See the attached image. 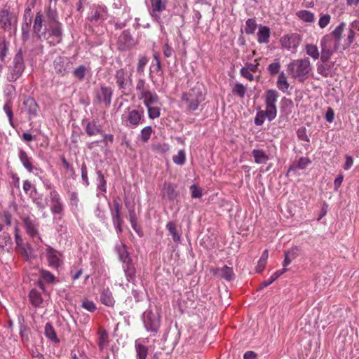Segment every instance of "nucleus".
I'll use <instances>...</instances> for the list:
<instances>
[{
	"label": "nucleus",
	"mask_w": 359,
	"mask_h": 359,
	"mask_svg": "<svg viewBox=\"0 0 359 359\" xmlns=\"http://www.w3.org/2000/svg\"><path fill=\"white\" fill-rule=\"evenodd\" d=\"M311 69V63L307 57L293 60L287 66V71L290 76L300 82L308 79Z\"/></svg>",
	"instance_id": "1"
},
{
	"label": "nucleus",
	"mask_w": 359,
	"mask_h": 359,
	"mask_svg": "<svg viewBox=\"0 0 359 359\" xmlns=\"http://www.w3.org/2000/svg\"><path fill=\"white\" fill-rule=\"evenodd\" d=\"M182 102L189 111L198 109L199 105L205 100L204 88L201 85H196L182 95Z\"/></svg>",
	"instance_id": "2"
},
{
	"label": "nucleus",
	"mask_w": 359,
	"mask_h": 359,
	"mask_svg": "<svg viewBox=\"0 0 359 359\" xmlns=\"http://www.w3.org/2000/svg\"><path fill=\"white\" fill-rule=\"evenodd\" d=\"M136 91L137 97L142 100L145 107L154 105L159 102V97L156 93L150 90V86L144 79H139L137 81Z\"/></svg>",
	"instance_id": "3"
},
{
	"label": "nucleus",
	"mask_w": 359,
	"mask_h": 359,
	"mask_svg": "<svg viewBox=\"0 0 359 359\" xmlns=\"http://www.w3.org/2000/svg\"><path fill=\"white\" fill-rule=\"evenodd\" d=\"M344 22H341L329 34L346 49L351 46L355 38V32L351 28H346Z\"/></svg>",
	"instance_id": "4"
},
{
	"label": "nucleus",
	"mask_w": 359,
	"mask_h": 359,
	"mask_svg": "<svg viewBox=\"0 0 359 359\" xmlns=\"http://www.w3.org/2000/svg\"><path fill=\"white\" fill-rule=\"evenodd\" d=\"M123 124L128 128H136L144 122V111L142 107L131 109L128 107L121 115Z\"/></svg>",
	"instance_id": "5"
},
{
	"label": "nucleus",
	"mask_w": 359,
	"mask_h": 359,
	"mask_svg": "<svg viewBox=\"0 0 359 359\" xmlns=\"http://www.w3.org/2000/svg\"><path fill=\"white\" fill-rule=\"evenodd\" d=\"M320 60L323 62L329 61L331 56L339 48L341 44L334 40L330 34L323 36L320 41Z\"/></svg>",
	"instance_id": "6"
},
{
	"label": "nucleus",
	"mask_w": 359,
	"mask_h": 359,
	"mask_svg": "<svg viewBox=\"0 0 359 359\" xmlns=\"http://www.w3.org/2000/svg\"><path fill=\"white\" fill-rule=\"evenodd\" d=\"M25 70V63L22 50H20L15 55L12 64L9 67L7 79L9 81H15Z\"/></svg>",
	"instance_id": "7"
},
{
	"label": "nucleus",
	"mask_w": 359,
	"mask_h": 359,
	"mask_svg": "<svg viewBox=\"0 0 359 359\" xmlns=\"http://www.w3.org/2000/svg\"><path fill=\"white\" fill-rule=\"evenodd\" d=\"M47 29L44 25V20L43 15L39 12L36 13L33 25V31L36 38V48L39 50H41L42 45L41 42L47 38Z\"/></svg>",
	"instance_id": "8"
},
{
	"label": "nucleus",
	"mask_w": 359,
	"mask_h": 359,
	"mask_svg": "<svg viewBox=\"0 0 359 359\" xmlns=\"http://www.w3.org/2000/svg\"><path fill=\"white\" fill-rule=\"evenodd\" d=\"M302 38L297 33L285 34L280 38V43L281 47L292 53H295L300 44Z\"/></svg>",
	"instance_id": "9"
},
{
	"label": "nucleus",
	"mask_w": 359,
	"mask_h": 359,
	"mask_svg": "<svg viewBox=\"0 0 359 359\" xmlns=\"http://www.w3.org/2000/svg\"><path fill=\"white\" fill-rule=\"evenodd\" d=\"M144 325L147 330L156 333L160 327V316L158 313L147 311L144 313Z\"/></svg>",
	"instance_id": "10"
},
{
	"label": "nucleus",
	"mask_w": 359,
	"mask_h": 359,
	"mask_svg": "<svg viewBox=\"0 0 359 359\" xmlns=\"http://www.w3.org/2000/svg\"><path fill=\"white\" fill-rule=\"evenodd\" d=\"M107 8L104 5H93L88 16L91 22L101 24L108 18Z\"/></svg>",
	"instance_id": "11"
},
{
	"label": "nucleus",
	"mask_w": 359,
	"mask_h": 359,
	"mask_svg": "<svg viewBox=\"0 0 359 359\" xmlns=\"http://www.w3.org/2000/svg\"><path fill=\"white\" fill-rule=\"evenodd\" d=\"M132 74H128L126 69L117 70L114 75L116 83L119 89L126 90L130 89L132 85Z\"/></svg>",
	"instance_id": "12"
},
{
	"label": "nucleus",
	"mask_w": 359,
	"mask_h": 359,
	"mask_svg": "<svg viewBox=\"0 0 359 359\" xmlns=\"http://www.w3.org/2000/svg\"><path fill=\"white\" fill-rule=\"evenodd\" d=\"M15 242L16 244V251L20 253L25 260L29 261L33 258V249L31 245L25 242L20 234L15 236Z\"/></svg>",
	"instance_id": "13"
},
{
	"label": "nucleus",
	"mask_w": 359,
	"mask_h": 359,
	"mask_svg": "<svg viewBox=\"0 0 359 359\" xmlns=\"http://www.w3.org/2000/svg\"><path fill=\"white\" fill-rule=\"evenodd\" d=\"M50 210L53 215H60L64 211V204L59 193L52 189L49 193Z\"/></svg>",
	"instance_id": "14"
},
{
	"label": "nucleus",
	"mask_w": 359,
	"mask_h": 359,
	"mask_svg": "<svg viewBox=\"0 0 359 359\" xmlns=\"http://www.w3.org/2000/svg\"><path fill=\"white\" fill-rule=\"evenodd\" d=\"M17 23V16L8 10L0 11V27L4 29L11 30L15 28Z\"/></svg>",
	"instance_id": "15"
},
{
	"label": "nucleus",
	"mask_w": 359,
	"mask_h": 359,
	"mask_svg": "<svg viewBox=\"0 0 359 359\" xmlns=\"http://www.w3.org/2000/svg\"><path fill=\"white\" fill-rule=\"evenodd\" d=\"M72 65V62L66 57H57L54 60V69L55 72L62 76L70 72Z\"/></svg>",
	"instance_id": "16"
},
{
	"label": "nucleus",
	"mask_w": 359,
	"mask_h": 359,
	"mask_svg": "<svg viewBox=\"0 0 359 359\" xmlns=\"http://www.w3.org/2000/svg\"><path fill=\"white\" fill-rule=\"evenodd\" d=\"M112 96V90L109 87L101 86L95 92V101L98 104L106 107L110 105Z\"/></svg>",
	"instance_id": "17"
},
{
	"label": "nucleus",
	"mask_w": 359,
	"mask_h": 359,
	"mask_svg": "<svg viewBox=\"0 0 359 359\" xmlns=\"http://www.w3.org/2000/svg\"><path fill=\"white\" fill-rule=\"evenodd\" d=\"M46 257L48 266L57 269L62 264L61 254L50 246H48L46 250Z\"/></svg>",
	"instance_id": "18"
},
{
	"label": "nucleus",
	"mask_w": 359,
	"mask_h": 359,
	"mask_svg": "<svg viewBox=\"0 0 359 359\" xmlns=\"http://www.w3.org/2000/svg\"><path fill=\"white\" fill-rule=\"evenodd\" d=\"M23 223L26 233L32 238H37L39 241L42 242L41 238L39 236V224L35 219L29 217L23 219Z\"/></svg>",
	"instance_id": "19"
},
{
	"label": "nucleus",
	"mask_w": 359,
	"mask_h": 359,
	"mask_svg": "<svg viewBox=\"0 0 359 359\" xmlns=\"http://www.w3.org/2000/svg\"><path fill=\"white\" fill-rule=\"evenodd\" d=\"M150 14L156 20L160 19L161 14L166 8V0H150Z\"/></svg>",
	"instance_id": "20"
},
{
	"label": "nucleus",
	"mask_w": 359,
	"mask_h": 359,
	"mask_svg": "<svg viewBox=\"0 0 359 359\" xmlns=\"http://www.w3.org/2000/svg\"><path fill=\"white\" fill-rule=\"evenodd\" d=\"M258 66L259 63L257 60H255L254 63L246 62L240 70L241 75L250 81H253V73L257 71Z\"/></svg>",
	"instance_id": "21"
},
{
	"label": "nucleus",
	"mask_w": 359,
	"mask_h": 359,
	"mask_svg": "<svg viewBox=\"0 0 359 359\" xmlns=\"http://www.w3.org/2000/svg\"><path fill=\"white\" fill-rule=\"evenodd\" d=\"M311 163V160L307 157L296 158L289 167L287 175H288L290 172H297L299 170L305 169Z\"/></svg>",
	"instance_id": "22"
},
{
	"label": "nucleus",
	"mask_w": 359,
	"mask_h": 359,
	"mask_svg": "<svg viewBox=\"0 0 359 359\" xmlns=\"http://www.w3.org/2000/svg\"><path fill=\"white\" fill-rule=\"evenodd\" d=\"M48 34L53 36L55 39V43H59L62 38V28L60 22H54L48 24Z\"/></svg>",
	"instance_id": "23"
},
{
	"label": "nucleus",
	"mask_w": 359,
	"mask_h": 359,
	"mask_svg": "<svg viewBox=\"0 0 359 359\" xmlns=\"http://www.w3.org/2000/svg\"><path fill=\"white\" fill-rule=\"evenodd\" d=\"M18 157L22 163L24 168L29 172H32L34 170H37L38 168L34 167L32 161L33 159L32 157H29L26 151H25L23 149H20L18 151Z\"/></svg>",
	"instance_id": "24"
},
{
	"label": "nucleus",
	"mask_w": 359,
	"mask_h": 359,
	"mask_svg": "<svg viewBox=\"0 0 359 359\" xmlns=\"http://www.w3.org/2000/svg\"><path fill=\"white\" fill-rule=\"evenodd\" d=\"M162 196L169 200H174L178 196L176 186L171 183H164L162 188Z\"/></svg>",
	"instance_id": "25"
},
{
	"label": "nucleus",
	"mask_w": 359,
	"mask_h": 359,
	"mask_svg": "<svg viewBox=\"0 0 359 359\" xmlns=\"http://www.w3.org/2000/svg\"><path fill=\"white\" fill-rule=\"evenodd\" d=\"M102 127L96 120L88 122L86 126V132L88 135L93 136L102 134Z\"/></svg>",
	"instance_id": "26"
},
{
	"label": "nucleus",
	"mask_w": 359,
	"mask_h": 359,
	"mask_svg": "<svg viewBox=\"0 0 359 359\" xmlns=\"http://www.w3.org/2000/svg\"><path fill=\"white\" fill-rule=\"evenodd\" d=\"M24 105L26 111L29 114L30 118L36 117L38 114L39 107L36 101L29 97L24 101Z\"/></svg>",
	"instance_id": "27"
},
{
	"label": "nucleus",
	"mask_w": 359,
	"mask_h": 359,
	"mask_svg": "<svg viewBox=\"0 0 359 359\" xmlns=\"http://www.w3.org/2000/svg\"><path fill=\"white\" fill-rule=\"evenodd\" d=\"M257 35L258 43H268L271 36L270 28L267 26L260 25Z\"/></svg>",
	"instance_id": "28"
},
{
	"label": "nucleus",
	"mask_w": 359,
	"mask_h": 359,
	"mask_svg": "<svg viewBox=\"0 0 359 359\" xmlns=\"http://www.w3.org/2000/svg\"><path fill=\"white\" fill-rule=\"evenodd\" d=\"M123 270L126 280L128 282L134 283L136 277V269L133 264V262L123 264Z\"/></svg>",
	"instance_id": "29"
},
{
	"label": "nucleus",
	"mask_w": 359,
	"mask_h": 359,
	"mask_svg": "<svg viewBox=\"0 0 359 359\" xmlns=\"http://www.w3.org/2000/svg\"><path fill=\"white\" fill-rule=\"evenodd\" d=\"M116 251L118 255L119 259L122 262L123 264L132 262L131 258L129 256V253L126 250V247L124 244L121 243L115 247Z\"/></svg>",
	"instance_id": "30"
},
{
	"label": "nucleus",
	"mask_w": 359,
	"mask_h": 359,
	"mask_svg": "<svg viewBox=\"0 0 359 359\" xmlns=\"http://www.w3.org/2000/svg\"><path fill=\"white\" fill-rule=\"evenodd\" d=\"M22 39L27 47L34 46L35 50H39L36 48V38H34L32 41L29 39V24L26 23L25 25L22 27Z\"/></svg>",
	"instance_id": "31"
},
{
	"label": "nucleus",
	"mask_w": 359,
	"mask_h": 359,
	"mask_svg": "<svg viewBox=\"0 0 359 359\" xmlns=\"http://www.w3.org/2000/svg\"><path fill=\"white\" fill-rule=\"evenodd\" d=\"M278 98V93L274 89H269L266 91L264 95V102L266 106H276Z\"/></svg>",
	"instance_id": "32"
},
{
	"label": "nucleus",
	"mask_w": 359,
	"mask_h": 359,
	"mask_svg": "<svg viewBox=\"0 0 359 359\" xmlns=\"http://www.w3.org/2000/svg\"><path fill=\"white\" fill-rule=\"evenodd\" d=\"M252 154L255 158V162L257 164H265L269 159L268 155L262 149H253Z\"/></svg>",
	"instance_id": "33"
},
{
	"label": "nucleus",
	"mask_w": 359,
	"mask_h": 359,
	"mask_svg": "<svg viewBox=\"0 0 359 359\" xmlns=\"http://www.w3.org/2000/svg\"><path fill=\"white\" fill-rule=\"evenodd\" d=\"M276 86L277 88L283 93L287 92L288 88L290 87V83H288L287 76L283 72L279 74L277 79Z\"/></svg>",
	"instance_id": "34"
},
{
	"label": "nucleus",
	"mask_w": 359,
	"mask_h": 359,
	"mask_svg": "<svg viewBox=\"0 0 359 359\" xmlns=\"http://www.w3.org/2000/svg\"><path fill=\"white\" fill-rule=\"evenodd\" d=\"M44 334L45 336L51 340L54 343H59L60 340L57 338L55 330L50 323H47L44 327Z\"/></svg>",
	"instance_id": "35"
},
{
	"label": "nucleus",
	"mask_w": 359,
	"mask_h": 359,
	"mask_svg": "<svg viewBox=\"0 0 359 359\" xmlns=\"http://www.w3.org/2000/svg\"><path fill=\"white\" fill-rule=\"evenodd\" d=\"M296 15L301 20L307 23H312L316 19L314 13L307 10L299 11L296 13Z\"/></svg>",
	"instance_id": "36"
},
{
	"label": "nucleus",
	"mask_w": 359,
	"mask_h": 359,
	"mask_svg": "<svg viewBox=\"0 0 359 359\" xmlns=\"http://www.w3.org/2000/svg\"><path fill=\"white\" fill-rule=\"evenodd\" d=\"M100 301L103 304L107 306H113L115 303L112 293L108 289L104 290L102 292L100 295Z\"/></svg>",
	"instance_id": "37"
},
{
	"label": "nucleus",
	"mask_w": 359,
	"mask_h": 359,
	"mask_svg": "<svg viewBox=\"0 0 359 359\" xmlns=\"http://www.w3.org/2000/svg\"><path fill=\"white\" fill-rule=\"evenodd\" d=\"M305 50L306 55L311 57L314 60H318L320 57V51L316 45L312 43H307L305 45Z\"/></svg>",
	"instance_id": "38"
},
{
	"label": "nucleus",
	"mask_w": 359,
	"mask_h": 359,
	"mask_svg": "<svg viewBox=\"0 0 359 359\" xmlns=\"http://www.w3.org/2000/svg\"><path fill=\"white\" fill-rule=\"evenodd\" d=\"M97 175V188L101 191V194L104 196L107 193V181L104 179V175L100 170L96 172Z\"/></svg>",
	"instance_id": "39"
},
{
	"label": "nucleus",
	"mask_w": 359,
	"mask_h": 359,
	"mask_svg": "<svg viewBox=\"0 0 359 359\" xmlns=\"http://www.w3.org/2000/svg\"><path fill=\"white\" fill-rule=\"evenodd\" d=\"M29 297L31 303L34 306H39L43 302V299H42L40 292H39L35 289H32L30 291Z\"/></svg>",
	"instance_id": "40"
},
{
	"label": "nucleus",
	"mask_w": 359,
	"mask_h": 359,
	"mask_svg": "<svg viewBox=\"0 0 359 359\" xmlns=\"http://www.w3.org/2000/svg\"><path fill=\"white\" fill-rule=\"evenodd\" d=\"M218 274L220 277L224 278L226 280H231L234 278V273L232 268L227 266H224L222 268L218 269Z\"/></svg>",
	"instance_id": "41"
},
{
	"label": "nucleus",
	"mask_w": 359,
	"mask_h": 359,
	"mask_svg": "<svg viewBox=\"0 0 359 359\" xmlns=\"http://www.w3.org/2000/svg\"><path fill=\"white\" fill-rule=\"evenodd\" d=\"M269 257V251L268 250H265L261 257L259 258V260L258 261L257 266L256 267V271L257 273H261L265 268V266L267 263V259Z\"/></svg>",
	"instance_id": "42"
},
{
	"label": "nucleus",
	"mask_w": 359,
	"mask_h": 359,
	"mask_svg": "<svg viewBox=\"0 0 359 359\" xmlns=\"http://www.w3.org/2000/svg\"><path fill=\"white\" fill-rule=\"evenodd\" d=\"M120 198H115L113 200V204H114V208L111 210V214L112 218H118L121 217V205L120 203Z\"/></svg>",
	"instance_id": "43"
},
{
	"label": "nucleus",
	"mask_w": 359,
	"mask_h": 359,
	"mask_svg": "<svg viewBox=\"0 0 359 359\" xmlns=\"http://www.w3.org/2000/svg\"><path fill=\"white\" fill-rule=\"evenodd\" d=\"M257 27V24L255 19L249 18L245 22V32L247 34H253Z\"/></svg>",
	"instance_id": "44"
},
{
	"label": "nucleus",
	"mask_w": 359,
	"mask_h": 359,
	"mask_svg": "<svg viewBox=\"0 0 359 359\" xmlns=\"http://www.w3.org/2000/svg\"><path fill=\"white\" fill-rule=\"evenodd\" d=\"M12 107H13V102H5L3 109H4V112L6 114V115L8 118V121H9V123H10L11 126H12L13 128H15V125H14V123L13 121V113Z\"/></svg>",
	"instance_id": "45"
},
{
	"label": "nucleus",
	"mask_w": 359,
	"mask_h": 359,
	"mask_svg": "<svg viewBox=\"0 0 359 359\" xmlns=\"http://www.w3.org/2000/svg\"><path fill=\"white\" fill-rule=\"evenodd\" d=\"M137 359H146L148 354V348L146 346L138 344L135 345Z\"/></svg>",
	"instance_id": "46"
},
{
	"label": "nucleus",
	"mask_w": 359,
	"mask_h": 359,
	"mask_svg": "<svg viewBox=\"0 0 359 359\" xmlns=\"http://www.w3.org/2000/svg\"><path fill=\"white\" fill-rule=\"evenodd\" d=\"M148 112V116L150 119H155L161 115V108L157 106L149 105L146 107Z\"/></svg>",
	"instance_id": "47"
},
{
	"label": "nucleus",
	"mask_w": 359,
	"mask_h": 359,
	"mask_svg": "<svg viewBox=\"0 0 359 359\" xmlns=\"http://www.w3.org/2000/svg\"><path fill=\"white\" fill-rule=\"evenodd\" d=\"M15 87L12 85L7 86L4 91V97L6 102H13L15 97Z\"/></svg>",
	"instance_id": "48"
},
{
	"label": "nucleus",
	"mask_w": 359,
	"mask_h": 359,
	"mask_svg": "<svg viewBox=\"0 0 359 359\" xmlns=\"http://www.w3.org/2000/svg\"><path fill=\"white\" fill-rule=\"evenodd\" d=\"M39 273L40 276L45 282L48 283H53L55 281V276L49 271L41 269L39 270Z\"/></svg>",
	"instance_id": "49"
},
{
	"label": "nucleus",
	"mask_w": 359,
	"mask_h": 359,
	"mask_svg": "<svg viewBox=\"0 0 359 359\" xmlns=\"http://www.w3.org/2000/svg\"><path fill=\"white\" fill-rule=\"evenodd\" d=\"M153 133V129L151 126H146L141 130L140 132V140L142 142L146 143L150 139L151 134Z\"/></svg>",
	"instance_id": "50"
},
{
	"label": "nucleus",
	"mask_w": 359,
	"mask_h": 359,
	"mask_svg": "<svg viewBox=\"0 0 359 359\" xmlns=\"http://www.w3.org/2000/svg\"><path fill=\"white\" fill-rule=\"evenodd\" d=\"M264 115H266V118L269 121H273L277 115L276 106H266L265 110H263Z\"/></svg>",
	"instance_id": "51"
},
{
	"label": "nucleus",
	"mask_w": 359,
	"mask_h": 359,
	"mask_svg": "<svg viewBox=\"0 0 359 359\" xmlns=\"http://www.w3.org/2000/svg\"><path fill=\"white\" fill-rule=\"evenodd\" d=\"M108 344V334L105 330H100L99 332L98 346L102 351Z\"/></svg>",
	"instance_id": "52"
},
{
	"label": "nucleus",
	"mask_w": 359,
	"mask_h": 359,
	"mask_svg": "<svg viewBox=\"0 0 359 359\" xmlns=\"http://www.w3.org/2000/svg\"><path fill=\"white\" fill-rule=\"evenodd\" d=\"M166 229L172 235L174 241L177 242L180 240V236L177 233L176 225L172 222H169L166 224Z\"/></svg>",
	"instance_id": "53"
},
{
	"label": "nucleus",
	"mask_w": 359,
	"mask_h": 359,
	"mask_svg": "<svg viewBox=\"0 0 359 359\" xmlns=\"http://www.w3.org/2000/svg\"><path fill=\"white\" fill-rule=\"evenodd\" d=\"M172 161L177 165H184L186 161L185 151L184 150H180L177 155L173 156Z\"/></svg>",
	"instance_id": "54"
},
{
	"label": "nucleus",
	"mask_w": 359,
	"mask_h": 359,
	"mask_svg": "<svg viewBox=\"0 0 359 359\" xmlns=\"http://www.w3.org/2000/svg\"><path fill=\"white\" fill-rule=\"evenodd\" d=\"M232 92L233 94L237 95L240 97L243 98L245 97L246 93V88L243 84L237 83L233 88Z\"/></svg>",
	"instance_id": "55"
},
{
	"label": "nucleus",
	"mask_w": 359,
	"mask_h": 359,
	"mask_svg": "<svg viewBox=\"0 0 359 359\" xmlns=\"http://www.w3.org/2000/svg\"><path fill=\"white\" fill-rule=\"evenodd\" d=\"M12 244V240L11 236L6 233H4L0 236V248L1 249H5L8 246H11Z\"/></svg>",
	"instance_id": "56"
},
{
	"label": "nucleus",
	"mask_w": 359,
	"mask_h": 359,
	"mask_svg": "<svg viewBox=\"0 0 359 359\" xmlns=\"http://www.w3.org/2000/svg\"><path fill=\"white\" fill-rule=\"evenodd\" d=\"M86 67L84 65H80L73 71V75L79 80H83L85 77Z\"/></svg>",
	"instance_id": "57"
},
{
	"label": "nucleus",
	"mask_w": 359,
	"mask_h": 359,
	"mask_svg": "<svg viewBox=\"0 0 359 359\" xmlns=\"http://www.w3.org/2000/svg\"><path fill=\"white\" fill-rule=\"evenodd\" d=\"M148 62V59L146 56H140L138 59L137 72L140 74H143L144 71V67Z\"/></svg>",
	"instance_id": "58"
},
{
	"label": "nucleus",
	"mask_w": 359,
	"mask_h": 359,
	"mask_svg": "<svg viewBox=\"0 0 359 359\" xmlns=\"http://www.w3.org/2000/svg\"><path fill=\"white\" fill-rule=\"evenodd\" d=\"M46 15L49 20V23L59 22L57 11L55 8H52L50 5L47 10Z\"/></svg>",
	"instance_id": "59"
},
{
	"label": "nucleus",
	"mask_w": 359,
	"mask_h": 359,
	"mask_svg": "<svg viewBox=\"0 0 359 359\" xmlns=\"http://www.w3.org/2000/svg\"><path fill=\"white\" fill-rule=\"evenodd\" d=\"M331 20V16L329 14H324L320 17L318 25L321 29L326 27Z\"/></svg>",
	"instance_id": "60"
},
{
	"label": "nucleus",
	"mask_w": 359,
	"mask_h": 359,
	"mask_svg": "<svg viewBox=\"0 0 359 359\" xmlns=\"http://www.w3.org/2000/svg\"><path fill=\"white\" fill-rule=\"evenodd\" d=\"M265 118H266V115H264L263 110H259L255 118V124L257 126H262L264 123Z\"/></svg>",
	"instance_id": "61"
},
{
	"label": "nucleus",
	"mask_w": 359,
	"mask_h": 359,
	"mask_svg": "<svg viewBox=\"0 0 359 359\" xmlns=\"http://www.w3.org/2000/svg\"><path fill=\"white\" fill-rule=\"evenodd\" d=\"M101 135L102 136V140L94 142L92 143V144H95V143L97 144L100 142H103L104 144V145L107 146L108 142L112 143L114 142V135H113L106 134L102 131V134H101Z\"/></svg>",
	"instance_id": "62"
},
{
	"label": "nucleus",
	"mask_w": 359,
	"mask_h": 359,
	"mask_svg": "<svg viewBox=\"0 0 359 359\" xmlns=\"http://www.w3.org/2000/svg\"><path fill=\"white\" fill-rule=\"evenodd\" d=\"M297 135L299 140L309 142V138L306 134V129L305 128H300L297 131Z\"/></svg>",
	"instance_id": "63"
},
{
	"label": "nucleus",
	"mask_w": 359,
	"mask_h": 359,
	"mask_svg": "<svg viewBox=\"0 0 359 359\" xmlns=\"http://www.w3.org/2000/svg\"><path fill=\"white\" fill-rule=\"evenodd\" d=\"M280 69V64L279 62H275L270 64L268 67V71L271 75H275L278 73Z\"/></svg>",
	"instance_id": "64"
}]
</instances>
